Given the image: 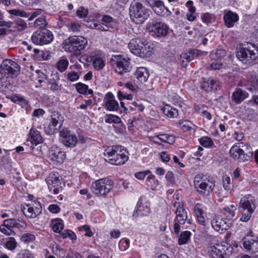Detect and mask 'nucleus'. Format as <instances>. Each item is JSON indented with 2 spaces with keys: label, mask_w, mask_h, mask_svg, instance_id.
<instances>
[{
  "label": "nucleus",
  "mask_w": 258,
  "mask_h": 258,
  "mask_svg": "<svg viewBox=\"0 0 258 258\" xmlns=\"http://www.w3.org/2000/svg\"><path fill=\"white\" fill-rule=\"evenodd\" d=\"M242 246L246 251L256 253L258 252V241L252 238H244L242 240Z\"/></svg>",
  "instance_id": "obj_26"
},
{
  "label": "nucleus",
  "mask_w": 258,
  "mask_h": 258,
  "mask_svg": "<svg viewBox=\"0 0 258 258\" xmlns=\"http://www.w3.org/2000/svg\"><path fill=\"white\" fill-rule=\"evenodd\" d=\"M6 225L10 227L17 229L25 228L27 226V224L25 221L15 219L6 220Z\"/></svg>",
  "instance_id": "obj_33"
},
{
  "label": "nucleus",
  "mask_w": 258,
  "mask_h": 258,
  "mask_svg": "<svg viewBox=\"0 0 258 258\" xmlns=\"http://www.w3.org/2000/svg\"><path fill=\"white\" fill-rule=\"evenodd\" d=\"M11 228H12V227H10L9 226L6 225V220L4 221V224L0 226L1 231L5 234L8 235H10L12 233Z\"/></svg>",
  "instance_id": "obj_60"
},
{
  "label": "nucleus",
  "mask_w": 258,
  "mask_h": 258,
  "mask_svg": "<svg viewBox=\"0 0 258 258\" xmlns=\"http://www.w3.org/2000/svg\"><path fill=\"white\" fill-rule=\"evenodd\" d=\"M59 140L63 145H76L77 144V137L70 134L67 128L61 130L59 133Z\"/></svg>",
  "instance_id": "obj_20"
},
{
  "label": "nucleus",
  "mask_w": 258,
  "mask_h": 258,
  "mask_svg": "<svg viewBox=\"0 0 258 258\" xmlns=\"http://www.w3.org/2000/svg\"><path fill=\"white\" fill-rule=\"evenodd\" d=\"M236 209L237 205L235 203L232 204L229 206L224 208V210L228 214L229 217H233L235 216Z\"/></svg>",
  "instance_id": "obj_48"
},
{
  "label": "nucleus",
  "mask_w": 258,
  "mask_h": 258,
  "mask_svg": "<svg viewBox=\"0 0 258 258\" xmlns=\"http://www.w3.org/2000/svg\"><path fill=\"white\" fill-rule=\"evenodd\" d=\"M211 224L213 228L217 232L226 230L228 227L226 219H223L217 216L213 217Z\"/></svg>",
  "instance_id": "obj_24"
},
{
  "label": "nucleus",
  "mask_w": 258,
  "mask_h": 258,
  "mask_svg": "<svg viewBox=\"0 0 258 258\" xmlns=\"http://www.w3.org/2000/svg\"><path fill=\"white\" fill-rule=\"evenodd\" d=\"M50 123L51 124V126L57 127L59 130L62 124V117L58 113L52 115Z\"/></svg>",
  "instance_id": "obj_44"
},
{
  "label": "nucleus",
  "mask_w": 258,
  "mask_h": 258,
  "mask_svg": "<svg viewBox=\"0 0 258 258\" xmlns=\"http://www.w3.org/2000/svg\"><path fill=\"white\" fill-rule=\"evenodd\" d=\"M41 206L38 202H31L23 206L22 210L24 215L29 218H34L41 212Z\"/></svg>",
  "instance_id": "obj_17"
},
{
  "label": "nucleus",
  "mask_w": 258,
  "mask_h": 258,
  "mask_svg": "<svg viewBox=\"0 0 258 258\" xmlns=\"http://www.w3.org/2000/svg\"><path fill=\"white\" fill-rule=\"evenodd\" d=\"M114 183L108 178L96 180L91 184V190L97 197H106L113 188Z\"/></svg>",
  "instance_id": "obj_7"
},
{
  "label": "nucleus",
  "mask_w": 258,
  "mask_h": 258,
  "mask_svg": "<svg viewBox=\"0 0 258 258\" xmlns=\"http://www.w3.org/2000/svg\"><path fill=\"white\" fill-rule=\"evenodd\" d=\"M255 208L254 197L250 195H246L241 198L239 203V209L241 214L240 220L244 222L248 221Z\"/></svg>",
  "instance_id": "obj_5"
},
{
  "label": "nucleus",
  "mask_w": 258,
  "mask_h": 258,
  "mask_svg": "<svg viewBox=\"0 0 258 258\" xmlns=\"http://www.w3.org/2000/svg\"><path fill=\"white\" fill-rule=\"evenodd\" d=\"M169 101L172 102L175 105H180L181 98L175 93L171 92L168 95Z\"/></svg>",
  "instance_id": "obj_49"
},
{
  "label": "nucleus",
  "mask_w": 258,
  "mask_h": 258,
  "mask_svg": "<svg viewBox=\"0 0 258 258\" xmlns=\"http://www.w3.org/2000/svg\"><path fill=\"white\" fill-rule=\"evenodd\" d=\"M20 67L16 62L9 59L3 61L0 66V86L7 85L8 79L17 76Z\"/></svg>",
  "instance_id": "obj_2"
},
{
  "label": "nucleus",
  "mask_w": 258,
  "mask_h": 258,
  "mask_svg": "<svg viewBox=\"0 0 258 258\" xmlns=\"http://www.w3.org/2000/svg\"><path fill=\"white\" fill-rule=\"evenodd\" d=\"M27 140L34 145L42 144L43 141L40 132L34 128L30 130Z\"/></svg>",
  "instance_id": "obj_27"
},
{
  "label": "nucleus",
  "mask_w": 258,
  "mask_h": 258,
  "mask_svg": "<svg viewBox=\"0 0 258 258\" xmlns=\"http://www.w3.org/2000/svg\"><path fill=\"white\" fill-rule=\"evenodd\" d=\"M194 183L198 193L204 196L209 195L215 186L213 181L204 178L202 174H198L195 176Z\"/></svg>",
  "instance_id": "obj_10"
},
{
  "label": "nucleus",
  "mask_w": 258,
  "mask_h": 258,
  "mask_svg": "<svg viewBox=\"0 0 258 258\" xmlns=\"http://www.w3.org/2000/svg\"><path fill=\"white\" fill-rule=\"evenodd\" d=\"M153 11L158 15L169 16L171 12L165 7L162 2L159 1L154 5L151 6Z\"/></svg>",
  "instance_id": "obj_28"
},
{
  "label": "nucleus",
  "mask_w": 258,
  "mask_h": 258,
  "mask_svg": "<svg viewBox=\"0 0 258 258\" xmlns=\"http://www.w3.org/2000/svg\"><path fill=\"white\" fill-rule=\"evenodd\" d=\"M199 52L197 50H190L187 52L182 53L180 55V63L182 67L185 68L187 63L192 60L195 57V54Z\"/></svg>",
  "instance_id": "obj_30"
},
{
  "label": "nucleus",
  "mask_w": 258,
  "mask_h": 258,
  "mask_svg": "<svg viewBox=\"0 0 258 258\" xmlns=\"http://www.w3.org/2000/svg\"><path fill=\"white\" fill-rule=\"evenodd\" d=\"M87 44L88 41L85 37L73 36L63 41L62 48L67 52L78 54L85 49Z\"/></svg>",
  "instance_id": "obj_6"
},
{
  "label": "nucleus",
  "mask_w": 258,
  "mask_h": 258,
  "mask_svg": "<svg viewBox=\"0 0 258 258\" xmlns=\"http://www.w3.org/2000/svg\"><path fill=\"white\" fill-rule=\"evenodd\" d=\"M69 62L68 58L62 56L56 62L55 68L61 73L64 72L68 68Z\"/></svg>",
  "instance_id": "obj_35"
},
{
  "label": "nucleus",
  "mask_w": 258,
  "mask_h": 258,
  "mask_svg": "<svg viewBox=\"0 0 258 258\" xmlns=\"http://www.w3.org/2000/svg\"><path fill=\"white\" fill-rule=\"evenodd\" d=\"M191 233L190 231H184L182 232L178 236L179 245L186 244L190 239Z\"/></svg>",
  "instance_id": "obj_43"
},
{
  "label": "nucleus",
  "mask_w": 258,
  "mask_h": 258,
  "mask_svg": "<svg viewBox=\"0 0 258 258\" xmlns=\"http://www.w3.org/2000/svg\"><path fill=\"white\" fill-rule=\"evenodd\" d=\"M80 74L73 71L70 72L67 75V79L71 82H75L79 80Z\"/></svg>",
  "instance_id": "obj_57"
},
{
  "label": "nucleus",
  "mask_w": 258,
  "mask_h": 258,
  "mask_svg": "<svg viewBox=\"0 0 258 258\" xmlns=\"http://www.w3.org/2000/svg\"><path fill=\"white\" fill-rule=\"evenodd\" d=\"M249 81L251 87H247V89L251 92L257 90L258 89V76H252Z\"/></svg>",
  "instance_id": "obj_46"
},
{
  "label": "nucleus",
  "mask_w": 258,
  "mask_h": 258,
  "mask_svg": "<svg viewBox=\"0 0 258 258\" xmlns=\"http://www.w3.org/2000/svg\"><path fill=\"white\" fill-rule=\"evenodd\" d=\"M237 58L242 62L250 64L258 59V50L250 43L242 44L236 52Z\"/></svg>",
  "instance_id": "obj_4"
},
{
  "label": "nucleus",
  "mask_w": 258,
  "mask_h": 258,
  "mask_svg": "<svg viewBox=\"0 0 258 258\" xmlns=\"http://www.w3.org/2000/svg\"><path fill=\"white\" fill-rule=\"evenodd\" d=\"M130 15L132 20L137 24L143 23L150 15L149 11L143 5L136 1L130 7Z\"/></svg>",
  "instance_id": "obj_9"
},
{
  "label": "nucleus",
  "mask_w": 258,
  "mask_h": 258,
  "mask_svg": "<svg viewBox=\"0 0 258 258\" xmlns=\"http://www.w3.org/2000/svg\"><path fill=\"white\" fill-rule=\"evenodd\" d=\"M51 227L54 232L60 233L64 227L63 222L59 218L53 219L51 222Z\"/></svg>",
  "instance_id": "obj_36"
},
{
  "label": "nucleus",
  "mask_w": 258,
  "mask_h": 258,
  "mask_svg": "<svg viewBox=\"0 0 258 258\" xmlns=\"http://www.w3.org/2000/svg\"><path fill=\"white\" fill-rule=\"evenodd\" d=\"M173 206L175 208L174 212L176 215L173 229L174 233L178 234L181 229L180 225L184 224L186 221L190 224L191 221L187 218V212L182 202H175Z\"/></svg>",
  "instance_id": "obj_8"
},
{
  "label": "nucleus",
  "mask_w": 258,
  "mask_h": 258,
  "mask_svg": "<svg viewBox=\"0 0 258 258\" xmlns=\"http://www.w3.org/2000/svg\"><path fill=\"white\" fill-rule=\"evenodd\" d=\"M75 88L78 92L81 94L92 95L93 91L92 89H89L88 86L82 83H77Z\"/></svg>",
  "instance_id": "obj_37"
},
{
  "label": "nucleus",
  "mask_w": 258,
  "mask_h": 258,
  "mask_svg": "<svg viewBox=\"0 0 258 258\" xmlns=\"http://www.w3.org/2000/svg\"><path fill=\"white\" fill-rule=\"evenodd\" d=\"M135 78L141 83L146 82L149 77L148 70L144 67L138 68L134 73Z\"/></svg>",
  "instance_id": "obj_29"
},
{
  "label": "nucleus",
  "mask_w": 258,
  "mask_h": 258,
  "mask_svg": "<svg viewBox=\"0 0 258 258\" xmlns=\"http://www.w3.org/2000/svg\"><path fill=\"white\" fill-rule=\"evenodd\" d=\"M130 241L127 238L121 239L118 243V246L120 250L125 251L130 246Z\"/></svg>",
  "instance_id": "obj_52"
},
{
  "label": "nucleus",
  "mask_w": 258,
  "mask_h": 258,
  "mask_svg": "<svg viewBox=\"0 0 258 258\" xmlns=\"http://www.w3.org/2000/svg\"><path fill=\"white\" fill-rule=\"evenodd\" d=\"M179 127L184 132L196 130V126L188 120H180L179 122Z\"/></svg>",
  "instance_id": "obj_42"
},
{
  "label": "nucleus",
  "mask_w": 258,
  "mask_h": 258,
  "mask_svg": "<svg viewBox=\"0 0 258 258\" xmlns=\"http://www.w3.org/2000/svg\"><path fill=\"white\" fill-rule=\"evenodd\" d=\"M226 55V51L222 49H216L211 52L210 57L212 60H221Z\"/></svg>",
  "instance_id": "obj_41"
},
{
  "label": "nucleus",
  "mask_w": 258,
  "mask_h": 258,
  "mask_svg": "<svg viewBox=\"0 0 258 258\" xmlns=\"http://www.w3.org/2000/svg\"><path fill=\"white\" fill-rule=\"evenodd\" d=\"M53 35L51 31L43 29L34 32L31 36L32 42L38 45H44L50 43L53 40Z\"/></svg>",
  "instance_id": "obj_12"
},
{
  "label": "nucleus",
  "mask_w": 258,
  "mask_h": 258,
  "mask_svg": "<svg viewBox=\"0 0 258 258\" xmlns=\"http://www.w3.org/2000/svg\"><path fill=\"white\" fill-rule=\"evenodd\" d=\"M128 48L132 53L142 57H149L153 50L144 38H136L132 39L128 45Z\"/></svg>",
  "instance_id": "obj_3"
},
{
  "label": "nucleus",
  "mask_w": 258,
  "mask_h": 258,
  "mask_svg": "<svg viewBox=\"0 0 258 258\" xmlns=\"http://www.w3.org/2000/svg\"><path fill=\"white\" fill-rule=\"evenodd\" d=\"M162 110L165 115L169 117H176L178 115V112L177 109L172 108L168 105L164 106Z\"/></svg>",
  "instance_id": "obj_38"
},
{
  "label": "nucleus",
  "mask_w": 258,
  "mask_h": 258,
  "mask_svg": "<svg viewBox=\"0 0 258 258\" xmlns=\"http://www.w3.org/2000/svg\"><path fill=\"white\" fill-rule=\"evenodd\" d=\"M61 237L63 238H69L72 240H75L77 239L76 234L72 230H66L61 233Z\"/></svg>",
  "instance_id": "obj_54"
},
{
  "label": "nucleus",
  "mask_w": 258,
  "mask_h": 258,
  "mask_svg": "<svg viewBox=\"0 0 258 258\" xmlns=\"http://www.w3.org/2000/svg\"><path fill=\"white\" fill-rule=\"evenodd\" d=\"M82 63L92 62L93 67L96 70L102 69L105 64V62L101 54L97 51L92 52L90 54H84L79 59Z\"/></svg>",
  "instance_id": "obj_14"
},
{
  "label": "nucleus",
  "mask_w": 258,
  "mask_h": 258,
  "mask_svg": "<svg viewBox=\"0 0 258 258\" xmlns=\"http://www.w3.org/2000/svg\"><path fill=\"white\" fill-rule=\"evenodd\" d=\"M222 186L225 191L222 190L219 192V197L222 198H227L231 192V178L227 175H225L222 177Z\"/></svg>",
  "instance_id": "obj_25"
},
{
  "label": "nucleus",
  "mask_w": 258,
  "mask_h": 258,
  "mask_svg": "<svg viewBox=\"0 0 258 258\" xmlns=\"http://www.w3.org/2000/svg\"><path fill=\"white\" fill-rule=\"evenodd\" d=\"M229 153L232 158L240 162L249 160L253 155L252 152L245 154L243 150L239 148V146H232Z\"/></svg>",
  "instance_id": "obj_19"
},
{
  "label": "nucleus",
  "mask_w": 258,
  "mask_h": 258,
  "mask_svg": "<svg viewBox=\"0 0 258 258\" xmlns=\"http://www.w3.org/2000/svg\"><path fill=\"white\" fill-rule=\"evenodd\" d=\"M117 97L120 101H122L124 99L132 100L133 96L132 94H126L123 91H118L117 92Z\"/></svg>",
  "instance_id": "obj_61"
},
{
  "label": "nucleus",
  "mask_w": 258,
  "mask_h": 258,
  "mask_svg": "<svg viewBox=\"0 0 258 258\" xmlns=\"http://www.w3.org/2000/svg\"><path fill=\"white\" fill-rule=\"evenodd\" d=\"M16 258H34L33 253L28 249L21 250Z\"/></svg>",
  "instance_id": "obj_53"
},
{
  "label": "nucleus",
  "mask_w": 258,
  "mask_h": 258,
  "mask_svg": "<svg viewBox=\"0 0 258 258\" xmlns=\"http://www.w3.org/2000/svg\"><path fill=\"white\" fill-rule=\"evenodd\" d=\"M105 122L107 123H119L121 122V119L116 115L111 114H106L104 117Z\"/></svg>",
  "instance_id": "obj_45"
},
{
  "label": "nucleus",
  "mask_w": 258,
  "mask_h": 258,
  "mask_svg": "<svg viewBox=\"0 0 258 258\" xmlns=\"http://www.w3.org/2000/svg\"><path fill=\"white\" fill-rule=\"evenodd\" d=\"M201 19L202 21L206 24L212 23L215 20L214 16L209 13L203 14L201 17Z\"/></svg>",
  "instance_id": "obj_58"
},
{
  "label": "nucleus",
  "mask_w": 258,
  "mask_h": 258,
  "mask_svg": "<svg viewBox=\"0 0 258 258\" xmlns=\"http://www.w3.org/2000/svg\"><path fill=\"white\" fill-rule=\"evenodd\" d=\"M47 25V22L44 18H37L34 22V27L37 28H44Z\"/></svg>",
  "instance_id": "obj_51"
},
{
  "label": "nucleus",
  "mask_w": 258,
  "mask_h": 258,
  "mask_svg": "<svg viewBox=\"0 0 258 258\" xmlns=\"http://www.w3.org/2000/svg\"><path fill=\"white\" fill-rule=\"evenodd\" d=\"M151 173V171L149 170L143 171H140L135 174V176L139 180H143L145 176L149 175L147 178V182H150L151 180H154L155 176Z\"/></svg>",
  "instance_id": "obj_39"
},
{
  "label": "nucleus",
  "mask_w": 258,
  "mask_h": 258,
  "mask_svg": "<svg viewBox=\"0 0 258 258\" xmlns=\"http://www.w3.org/2000/svg\"><path fill=\"white\" fill-rule=\"evenodd\" d=\"M10 14L16 16H19L21 17L25 18L27 16V14L22 9H15L9 11Z\"/></svg>",
  "instance_id": "obj_50"
},
{
  "label": "nucleus",
  "mask_w": 258,
  "mask_h": 258,
  "mask_svg": "<svg viewBox=\"0 0 258 258\" xmlns=\"http://www.w3.org/2000/svg\"><path fill=\"white\" fill-rule=\"evenodd\" d=\"M150 208L148 204L144 202L142 197H141L136 206V213L137 216H147L150 213Z\"/></svg>",
  "instance_id": "obj_23"
},
{
  "label": "nucleus",
  "mask_w": 258,
  "mask_h": 258,
  "mask_svg": "<svg viewBox=\"0 0 258 258\" xmlns=\"http://www.w3.org/2000/svg\"><path fill=\"white\" fill-rule=\"evenodd\" d=\"M35 240V236L32 233L23 234L21 237V240L25 243H29Z\"/></svg>",
  "instance_id": "obj_47"
},
{
  "label": "nucleus",
  "mask_w": 258,
  "mask_h": 258,
  "mask_svg": "<svg viewBox=\"0 0 258 258\" xmlns=\"http://www.w3.org/2000/svg\"><path fill=\"white\" fill-rule=\"evenodd\" d=\"M213 62H212L210 64V67L212 70H220L223 68V64L220 60H212Z\"/></svg>",
  "instance_id": "obj_64"
},
{
  "label": "nucleus",
  "mask_w": 258,
  "mask_h": 258,
  "mask_svg": "<svg viewBox=\"0 0 258 258\" xmlns=\"http://www.w3.org/2000/svg\"><path fill=\"white\" fill-rule=\"evenodd\" d=\"M223 20L227 28H232L239 20L238 15L231 11H225L223 15Z\"/></svg>",
  "instance_id": "obj_22"
},
{
  "label": "nucleus",
  "mask_w": 258,
  "mask_h": 258,
  "mask_svg": "<svg viewBox=\"0 0 258 258\" xmlns=\"http://www.w3.org/2000/svg\"><path fill=\"white\" fill-rule=\"evenodd\" d=\"M66 158L65 152L58 146H51L48 153V160L53 167H57L62 164Z\"/></svg>",
  "instance_id": "obj_15"
},
{
  "label": "nucleus",
  "mask_w": 258,
  "mask_h": 258,
  "mask_svg": "<svg viewBox=\"0 0 258 258\" xmlns=\"http://www.w3.org/2000/svg\"><path fill=\"white\" fill-rule=\"evenodd\" d=\"M102 23L105 27H107V30L109 27L113 28L116 25V21L108 15H104L101 19Z\"/></svg>",
  "instance_id": "obj_40"
},
{
  "label": "nucleus",
  "mask_w": 258,
  "mask_h": 258,
  "mask_svg": "<svg viewBox=\"0 0 258 258\" xmlns=\"http://www.w3.org/2000/svg\"><path fill=\"white\" fill-rule=\"evenodd\" d=\"M103 106L108 111H114L118 110L119 104L114 96L110 92L107 93L103 100Z\"/></svg>",
  "instance_id": "obj_21"
},
{
  "label": "nucleus",
  "mask_w": 258,
  "mask_h": 258,
  "mask_svg": "<svg viewBox=\"0 0 258 258\" xmlns=\"http://www.w3.org/2000/svg\"><path fill=\"white\" fill-rule=\"evenodd\" d=\"M61 86L58 82L50 81L47 83L48 88L53 92L60 90Z\"/></svg>",
  "instance_id": "obj_59"
},
{
  "label": "nucleus",
  "mask_w": 258,
  "mask_h": 258,
  "mask_svg": "<svg viewBox=\"0 0 258 258\" xmlns=\"http://www.w3.org/2000/svg\"><path fill=\"white\" fill-rule=\"evenodd\" d=\"M17 246V242L13 237L9 238V240L6 243V247L10 250L15 249Z\"/></svg>",
  "instance_id": "obj_62"
},
{
  "label": "nucleus",
  "mask_w": 258,
  "mask_h": 258,
  "mask_svg": "<svg viewBox=\"0 0 258 258\" xmlns=\"http://www.w3.org/2000/svg\"><path fill=\"white\" fill-rule=\"evenodd\" d=\"M248 97V94L241 89H237L232 94L233 100L237 103H239Z\"/></svg>",
  "instance_id": "obj_34"
},
{
  "label": "nucleus",
  "mask_w": 258,
  "mask_h": 258,
  "mask_svg": "<svg viewBox=\"0 0 258 258\" xmlns=\"http://www.w3.org/2000/svg\"><path fill=\"white\" fill-rule=\"evenodd\" d=\"M232 252L233 247L225 242L217 243L208 248V253L213 258H228Z\"/></svg>",
  "instance_id": "obj_11"
},
{
  "label": "nucleus",
  "mask_w": 258,
  "mask_h": 258,
  "mask_svg": "<svg viewBox=\"0 0 258 258\" xmlns=\"http://www.w3.org/2000/svg\"><path fill=\"white\" fill-rule=\"evenodd\" d=\"M45 180L49 191L53 194L56 195L61 190V182L57 174L51 173Z\"/></svg>",
  "instance_id": "obj_18"
},
{
  "label": "nucleus",
  "mask_w": 258,
  "mask_h": 258,
  "mask_svg": "<svg viewBox=\"0 0 258 258\" xmlns=\"http://www.w3.org/2000/svg\"><path fill=\"white\" fill-rule=\"evenodd\" d=\"M205 207L200 203H197L194 207V212L196 216L204 215Z\"/></svg>",
  "instance_id": "obj_55"
},
{
  "label": "nucleus",
  "mask_w": 258,
  "mask_h": 258,
  "mask_svg": "<svg viewBox=\"0 0 258 258\" xmlns=\"http://www.w3.org/2000/svg\"><path fill=\"white\" fill-rule=\"evenodd\" d=\"M104 154L112 165H123L128 160L129 153L124 146H108Z\"/></svg>",
  "instance_id": "obj_1"
},
{
  "label": "nucleus",
  "mask_w": 258,
  "mask_h": 258,
  "mask_svg": "<svg viewBox=\"0 0 258 258\" xmlns=\"http://www.w3.org/2000/svg\"><path fill=\"white\" fill-rule=\"evenodd\" d=\"M129 58L122 55H113L111 58L115 73L123 75L130 71Z\"/></svg>",
  "instance_id": "obj_13"
},
{
  "label": "nucleus",
  "mask_w": 258,
  "mask_h": 258,
  "mask_svg": "<svg viewBox=\"0 0 258 258\" xmlns=\"http://www.w3.org/2000/svg\"><path fill=\"white\" fill-rule=\"evenodd\" d=\"M84 22L86 23L85 25L86 27L92 29H97L99 31H107V27L104 26L103 23H100L95 20H85Z\"/></svg>",
  "instance_id": "obj_31"
},
{
  "label": "nucleus",
  "mask_w": 258,
  "mask_h": 258,
  "mask_svg": "<svg viewBox=\"0 0 258 258\" xmlns=\"http://www.w3.org/2000/svg\"><path fill=\"white\" fill-rule=\"evenodd\" d=\"M175 140V138L172 135L168 134H162L159 135L155 138L154 142L156 144H161L162 143H160L159 141L162 142L163 143L168 144L172 145Z\"/></svg>",
  "instance_id": "obj_32"
},
{
  "label": "nucleus",
  "mask_w": 258,
  "mask_h": 258,
  "mask_svg": "<svg viewBox=\"0 0 258 258\" xmlns=\"http://www.w3.org/2000/svg\"><path fill=\"white\" fill-rule=\"evenodd\" d=\"M148 30L156 37H162L167 35L169 31L168 26L161 22L150 23L147 25Z\"/></svg>",
  "instance_id": "obj_16"
},
{
  "label": "nucleus",
  "mask_w": 258,
  "mask_h": 258,
  "mask_svg": "<svg viewBox=\"0 0 258 258\" xmlns=\"http://www.w3.org/2000/svg\"><path fill=\"white\" fill-rule=\"evenodd\" d=\"M88 14V10L84 7H81L78 8L77 11V16L80 18H85Z\"/></svg>",
  "instance_id": "obj_63"
},
{
  "label": "nucleus",
  "mask_w": 258,
  "mask_h": 258,
  "mask_svg": "<svg viewBox=\"0 0 258 258\" xmlns=\"http://www.w3.org/2000/svg\"><path fill=\"white\" fill-rule=\"evenodd\" d=\"M68 28L69 30L73 32H78L80 31L81 26L77 22H71L68 24Z\"/></svg>",
  "instance_id": "obj_56"
}]
</instances>
